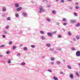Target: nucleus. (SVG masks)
Masks as SVG:
<instances>
[{"mask_svg":"<svg viewBox=\"0 0 80 80\" xmlns=\"http://www.w3.org/2000/svg\"><path fill=\"white\" fill-rule=\"evenodd\" d=\"M10 53V51H8L6 52V53L7 54H9Z\"/></svg>","mask_w":80,"mask_h":80,"instance_id":"obj_29","label":"nucleus"},{"mask_svg":"<svg viewBox=\"0 0 80 80\" xmlns=\"http://www.w3.org/2000/svg\"><path fill=\"white\" fill-rule=\"evenodd\" d=\"M12 43H13L12 41H10L9 42V45H12Z\"/></svg>","mask_w":80,"mask_h":80,"instance_id":"obj_28","label":"nucleus"},{"mask_svg":"<svg viewBox=\"0 0 80 80\" xmlns=\"http://www.w3.org/2000/svg\"><path fill=\"white\" fill-rule=\"evenodd\" d=\"M51 64H52V65H53V64H54V62H51Z\"/></svg>","mask_w":80,"mask_h":80,"instance_id":"obj_55","label":"nucleus"},{"mask_svg":"<svg viewBox=\"0 0 80 80\" xmlns=\"http://www.w3.org/2000/svg\"><path fill=\"white\" fill-rule=\"evenodd\" d=\"M70 77L71 79H73V78H74V76H73V74H71L70 75Z\"/></svg>","mask_w":80,"mask_h":80,"instance_id":"obj_8","label":"nucleus"},{"mask_svg":"<svg viewBox=\"0 0 80 80\" xmlns=\"http://www.w3.org/2000/svg\"><path fill=\"white\" fill-rule=\"evenodd\" d=\"M76 57H80V51H78L76 53Z\"/></svg>","mask_w":80,"mask_h":80,"instance_id":"obj_2","label":"nucleus"},{"mask_svg":"<svg viewBox=\"0 0 80 80\" xmlns=\"http://www.w3.org/2000/svg\"><path fill=\"white\" fill-rule=\"evenodd\" d=\"M72 0H68V2H71Z\"/></svg>","mask_w":80,"mask_h":80,"instance_id":"obj_62","label":"nucleus"},{"mask_svg":"<svg viewBox=\"0 0 80 80\" xmlns=\"http://www.w3.org/2000/svg\"><path fill=\"white\" fill-rule=\"evenodd\" d=\"M57 50H59V51H61V50H62L60 48L57 49Z\"/></svg>","mask_w":80,"mask_h":80,"instance_id":"obj_51","label":"nucleus"},{"mask_svg":"<svg viewBox=\"0 0 80 80\" xmlns=\"http://www.w3.org/2000/svg\"><path fill=\"white\" fill-rule=\"evenodd\" d=\"M27 48L26 47H24L23 48V50H25V51H27Z\"/></svg>","mask_w":80,"mask_h":80,"instance_id":"obj_22","label":"nucleus"},{"mask_svg":"<svg viewBox=\"0 0 80 80\" xmlns=\"http://www.w3.org/2000/svg\"><path fill=\"white\" fill-rule=\"evenodd\" d=\"M43 2H48V1L47 0H43Z\"/></svg>","mask_w":80,"mask_h":80,"instance_id":"obj_47","label":"nucleus"},{"mask_svg":"<svg viewBox=\"0 0 80 80\" xmlns=\"http://www.w3.org/2000/svg\"><path fill=\"white\" fill-rule=\"evenodd\" d=\"M19 33H20V34H22V31H20L19 32Z\"/></svg>","mask_w":80,"mask_h":80,"instance_id":"obj_52","label":"nucleus"},{"mask_svg":"<svg viewBox=\"0 0 80 80\" xmlns=\"http://www.w3.org/2000/svg\"><path fill=\"white\" fill-rule=\"evenodd\" d=\"M3 32H4V33H5V34H7V31H3Z\"/></svg>","mask_w":80,"mask_h":80,"instance_id":"obj_44","label":"nucleus"},{"mask_svg":"<svg viewBox=\"0 0 80 80\" xmlns=\"http://www.w3.org/2000/svg\"><path fill=\"white\" fill-rule=\"evenodd\" d=\"M3 38H5L6 37V36H5V35H3L2 36Z\"/></svg>","mask_w":80,"mask_h":80,"instance_id":"obj_49","label":"nucleus"},{"mask_svg":"<svg viewBox=\"0 0 80 80\" xmlns=\"http://www.w3.org/2000/svg\"><path fill=\"white\" fill-rule=\"evenodd\" d=\"M58 24H60V22H58L57 23V24L58 25Z\"/></svg>","mask_w":80,"mask_h":80,"instance_id":"obj_63","label":"nucleus"},{"mask_svg":"<svg viewBox=\"0 0 80 80\" xmlns=\"http://www.w3.org/2000/svg\"><path fill=\"white\" fill-rule=\"evenodd\" d=\"M40 33L41 34H44L45 33V32L43 31H40Z\"/></svg>","mask_w":80,"mask_h":80,"instance_id":"obj_14","label":"nucleus"},{"mask_svg":"<svg viewBox=\"0 0 80 80\" xmlns=\"http://www.w3.org/2000/svg\"><path fill=\"white\" fill-rule=\"evenodd\" d=\"M68 34L69 35V36H71L72 34V33H71V32L70 31H68Z\"/></svg>","mask_w":80,"mask_h":80,"instance_id":"obj_11","label":"nucleus"},{"mask_svg":"<svg viewBox=\"0 0 80 80\" xmlns=\"http://www.w3.org/2000/svg\"><path fill=\"white\" fill-rule=\"evenodd\" d=\"M61 3H64V0H61Z\"/></svg>","mask_w":80,"mask_h":80,"instance_id":"obj_42","label":"nucleus"},{"mask_svg":"<svg viewBox=\"0 0 80 80\" xmlns=\"http://www.w3.org/2000/svg\"><path fill=\"white\" fill-rule=\"evenodd\" d=\"M8 63H11V60H10V59H8Z\"/></svg>","mask_w":80,"mask_h":80,"instance_id":"obj_31","label":"nucleus"},{"mask_svg":"<svg viewBox=\"0 0 80 80\" xmlns=\"http://www.w3.org/2000/svg\"><path fill=\"white\" fill-rule=\"evenodd\" d=\"M63 25H64V26H65V25H67V22H64L63 23Z\"/></svg>","mask_w":80,"mask_h":80,"instance_id":"obj_34","label":"nucleus"},{"mask_svg":"<svg viewBox=\"0 0 80 80\" xmlns=\"http://www.w3.org/2000/svg\"><path fill=\"white\" fill-rule=\"evenodd\" d=\"M74 14L75 16H77V14L76 12H74Z\"/></svg>","mask_w":80,"mask_h":80,"instance_id":"obj_46","label":"nucleus"},{"mask_svg":"<svg viewBox=\"0 0 80 80\" xmlns=\"http://www.w3.org/2000/svg\"><path fill=\"white\" fill-rule=\"evenodd\" d=\"M21 55V54L20 53H18V54H17V57H19Z\"/></svg>","mask_w":80,"mask_h":80,"instance_id":"obj_30","label":"nucleus"},{"mask_svg":"<svg viewBox=\"0 0 80 80\" xmlns=\"http://www.w3.org/2000/svg\"><path fill=\"white\" fill-rule=\"evenodd\" d=\"M6 29H8V28H9V26H7L6 27Z\"/></svg>","mask_w":80,"mask_h":80,"instance_id":"obj_48","label":"nucleus"},{"mask_svg":"<svg viewBox=\"0 0 80 80\" xmlns=\"http://www.w3.org/2000/svg\"><path fill=\"white\" fill-rule=\"evenodd\" d=\"M53 79L54 80H58V78L56 77V76L53 77Z\"/></svg>","mask_w":80,"mask_h":80,"instance_id":"obj_9","label":"nucleus"},{"mask_svg":"<svg viewBox=\"0 0 80 80\" xmlns=\"http://www.w3.org/2000/svg\"><path fill=\"white\" fill-rule=\"evenodd\" d=\"M62 35H61L59 34L58 35V38H62Z\"/></svg>","mask_w":80,"mask_h":80,"instance_id":"obj_26","label":"nucleus"},{"mask_svg":"<svg viewBox=\"0 0 80 80\" xmlns=\"http://www.w3.org/2000/svg\"><path fill=\"white\" fill-rule=\"evenodd\" d=\"M31 2H32V3H34V2L33 1H31Z\"/></svg>","mask_w":80,"mask_h":80,"instance_id":"obj_59","label":"nucleus"},{"mask_svg":"<svg viewBox=\"0 0 80 80\" xmlns=\"http://www.w3.org/2000/svg\"><path fill=\"white\" fill-rule=\"evenodd\" d=\"M32 48H35V45H32L31 46Z\"/></svg>","mask_w":80,"mask_h":80,"instance_id":"obj_32","label":"nucleus"},{"mask_svg":"<svg viewBox=\"0 0 80 80\" xmlns=\"http://www.w3.org/2000/svg\"><path fill=\"white\" fill-rule=\"evenodd\" d=\"M56 63L58 65H60V63H61V62H60L59 61H57L56 62Z\"/></svg>","mask_w":80,"mask_h":80,"instance_id":"obj_16","label":"nucleus"},{"mask_svg":"<svg viewBox=\"0 0 80 80\" xmlns=\"http://www.w3.org/2000/svg\"><path fill=\"white\" fill-rule=\"evenodd\" d=\"M73 40L74 41H76V39L75 38H73Z\"/></svg>","mask_w":80,"mask_h":80,"instance_id":"obj_56","label":"nucleus"},{"mask_svg":"<svg viewBox=\"0 0 80 80\" xmlns=\"http://www.w3.org/2000/svg\"><path fill=\"white\" fill-rule=\"evenodd\" d=\"M76 75L78 77H80V75H79V74H78V73L77 72H76Z\"/></svg>","mask_w":80,"mask_h":80,"instance_id":"obj_25","label":"nucleus"},{"mask_svg":"<svg viewBox=\"0 0 80 80\" xmlns=\"http://www.w3.org/2000/svg\"><path fill=\"white\" fill-rule=\"evenodd\" d=\"M5 47L4 45H2L1 46H0V48H2V47Z\"/></svg>","mask_w":80,"mask_h":80,"instance_id":"obj_36","label":"nucleus"},{"mask_svg":"<svg viewBox=\"0 0 80 80\" xmlns=\"http://www.w3.org/2000/svg\"><path fill=\"white\" fill-rule=\"evenodd\" d=\"M78 65L79 67H80V63H79L78 64Z\"/></svg>","mask_w":80,"mask_h":80,"instance_id":"obj_60","label":"nucleus"},{"mask_svg":"<svg viewBox=\"0 0 80 80\" xmlns=\"http://www.w3.org/2000/svg\"><path fill=\"white\" fill-rule=\"evenodd\" d=\"M39 13H42V12H44V11H45V10L43 9V7L42 6H41L39 7Z\"/></svg>","mask_w":80,"mask_h":80,"instance_id":"obj_1","label":"nucleus"},{"mask_svg":"<svg viewBox=\"0 0 80 80\" xmlns=\"http://www.w3.org/2000/svg\"><path fill=\"white\" fill-rule=\"evenodd\" d=\"M22 15L24 17H27V13L26 12H23L22 13Z\"/></svg>","mask_w":80,"mask_h":80,"instance_id":"obj_7","label":"nucleus"},{"mask_svg":"<svg viewBox=\"0 0 80 80\" xmlns=\"http://www.w3.org/2000/svg\"><path fill=\"white\" fill-rule=\"evenodd\" d=\"M52 34H55V33H57V31H54V32H52Z\"/></svg>","mask_w":80,"mask_h":80,"instance_id":"obj_39","label":"nucleus"},{"mask_svg":"<svg viewBox=\"0 0 80 80\" xmlns=\"http://www.w3.org/2000/svg\"><path fill=\"white\" fill-rule=\"evenodd\" d=\"M17 48V47L13 46L12 47V50H15Z\"/></svg>","mask_w":80,"mask_h":80,"instance_id":"obj_17","label":"nucleus"},{"mask_svg":"<svg viewBox=\"0 0 80 80\" xmlns=\"http://www.w3.org/2000/svg\"><path fill=\"white\" fill-rule=\"evenodd\" d=\"M2 17H5V14H2Z\"/></svg>","mask_w":80,"mask_h":80,"instance_id":"obj_50","label":"nucleus"},{"mask_svg":"<svg viewBox=\"0 0 80 80\" xmlns=\"http://www.w3.org/2000/svg\"><path fill=\"white\" fill-rule=\"evenodd\" d=\"M22 9V7H19L17 8L16 9V10L17 12H19V11H20V10H21Z\"/></svg>","mask_w":80,"mask_h":80,"instance_id":"obj_3","label":"nucleus"},{"mask_svg":"<svg viewBox=\"0 0 80 80\" xmlns=\"http://www.w3.org/2000/svg\"><path fill=\"white\" fill-rule=\"evenodd\" d=\"M50 59L52 61H54V60H55V58L52 57Z\"/></svg>","mask_w":80,"mask_h":80,"instance_id":"obj_23","label":"nucleus"},{"mask_svg":"<svg viewBox=\"0 0 80 80\" xmlns=\"http://www.w3.org/2000/svg\"><path fill=\"white\" fill-rule=\"evenodd\" d=\"M48 72H52V70L51 69H48Z\"/></svg>","mask_w":80,"mask_h":80,"instance_id":"obj_45","label":"nucleus"},{"mask_svg":"<svg viewBox=\"0 0 80 80\" xmlns=\"http://www.w3.org/2000/svg\"><path fill=\"white\" fill-rule=\"evenodd\" d=\"M75 4L77 5H78V2H75Z\"/></svg>","mask_w":80,"mask_h":80,"instance_id":"obj_53","label":"nucleus"},{"mask_svg":"<svg viewBox=\"0 0 80 80\" xmlns=\"http://www.w3.org/2000/svg\"><path fill=\"white\" fill-rule=\"evenodd\" d=\"M62 30H63V31H64V32H65V29L63 28Z\"/></svg>","mask_w":80,"mask_h":80,"instance_id":"obj_64","label":"nucleus"},{"mask_svg":"<svg viewBox=\"0 0 80 80\" xmlns=\"http://www.w3.org/2000/svg\"><path fill=\"white\" fill-rule=\"evenodd\" d=\"M80 23H78V24H77L76 25V27H80Z\"/></svg>","mask_w":80,"mask_h":80,"instance_id":"obj_20","label":"nucleus"},{"mask_svg":"<svg viewBox=\"0 0 80 80\" xmlns=\"http://www.w3.org/2000/svg\"><path fill=\"white\" fill-rule=\"evenodd\" d=\"M60 74H61V75H63V72L61 71L60 72Z\"/></svg>","mask_w":80,"mask_h":80,"instance_id":"obj_41","label":"nucleus"},{"mask_svg":"<svg viewBox=\"0 0 80 80\" xmlns=\"http://www.w3.org/2000/svg\"><path fill=\"white\" fill-rule=\"evenodd\" d=\"M71 49L72 50H73V51H75V48H72Z\"/></svg>","mask_w":80,"mask_h":80,"instance_id":"obj_38","label":"nucleus"},{"mask_svg":"<svg viewBox=\"0 0 80 80\" xmlns=\"http://www.w3.org/2000/svg\"><path fill=\"white\" fill-rule=\"evenodd\" d=\"M41 38L42 40H45L46 39V37L42 36Z\"/></svg>","mask_w":80,"mask_h":80,"instance_id":"obj_12","label":"nucleus"},{"mask_svg":"<svg viewBox=\"0 0 80 80\" xmlns=\"http://www.w3.org/2000/svg\"><path fill=\"white\" fill-rule=\"evenodd\" d=\"M62 21L63 22H66L67 21V20L66 19V18H63V19H62Z\"/></svg>","mask_w":80,"mask_h":80,"instance_id":"obj_27","label":"nucleus"},{"mask_svg":"<svg viewBox=\"0 0 80 80\" xmlns=\"http://www.w3.org/2000/svg\"><path fill=\"white\" fill-rule=\"evenodd\" d=\"M52 13H53V14H56V11H55V10H53L52 11Z\"/></svg>","mask_w":80,"mask_h":80,"instance_id":"obj_18","label":"nucleus"},{"mask_svg":"<svg viewBox=\"0 0 80 80\" xmlns=\"http://www.w3.org/2000/svg\"><path fill=\"white\" fill-rule=\"evenodd\" d=\"M50 6V4H48L47 5L48 7H49Z\"/></svg>","mask_w":80,"mask_h":80,"instance_id":"obj_54","label":"nucleus"},{"mask_svg":"<svg viewBox=\"0 0 80 80\" xmlns=\"http://www.w3.org/2000/svg\"><path fill=\"white\" fill-rule=\"evenodd\" d=\"M15 17H19V15H18V13H16L15 14Z\"/></svg>","mask_w":80,"mask_h":80,"instance_id":"obj_24","label":"nucleus"},{"mask_svg":"<svg viewBox=\"0 0 80 80\" xmlns=\"http://www.w3.org/2000/svg\"><path fill=\"white\" fill-rule=\"evenodd\" d=\"M47 35L48 36H49L51 37H52L53 36V34H52V33H51V32H48Z\"/></svg>","mask_w":80,"mask_h":80,"instance_id":"obj_4","label":"nucleus"},{"mask_svg":"<svg viewBox=\"0 0 80 80\" xmlns=\"http://www.w3.org/2000/svg\"><path fill=\"white\" fill-rule=\"evenodd\" d=\"M76 39H77V40H78V39H79V36H77L76 37Z\"/></svg>","mask_w":80,"mask_h":80,"instance_id":"obj_40","label":"nucleus"},{"mask_svg":"<svg viewBox=\"0 0 80 80\" xmlns=\"http://www.w3.org/2000/svg\"><path fill=\"white\" fill-rule=\"evenodd\" d=\"M7 20L8 21H9L10 20H11V18H10V17H8L7 18Z\"/></svg>","mask_w":80,"mask_h":80,"instance_id":"obj_15","label":"nucleus"},{"mask_svg":"<svg viewBox=\"0 0 80 80\" xmlns=\"http://www.w3.org/2000/svg\"><path fill=\"white\" fill-rule=\"evenodd\" d=\"M3 57V55H0V57Z\"/></svg>","mask_w":80,"mask_h":80,"instance_id":"obj_57","label":"nucleus"},{"mask_svg":"<svg viewBox=\"0 0 80 80\" xmlns=\"http://www.w3.org/2000/svg\"><path fill=\"white\" fill-rule=\"evenodd\" d=\"M6 8H2V11L3 12H5V11H6Z\"/></svg>","mask_w":80,"mask_h":80,"instance_id":"obj_21","label":"nucleus"},{"mask_svg":"<svg viewBox=\"0 0 80 80\" xmlns=\"http://www.w3.org/2000/svg\"><path fill=\"white\" fill-rule=\"evenodd\" d=\"M25 65V63L24 62H22L21 63V65Z\"/></svg>","mask_w":80,"mask_h":80,"instance_id":"obj_35","label":"nucleus"},{"mask_svg":"<svg viewBox=\"0 0 80 80\" xmlns=\"http://www.w3.org/2000/svg\"><path fill=\"white\" fill-rule=\"evenodd\" d=\"M22 46H23V44H21V45H20V47H22Z\"/></svg>","mask_w":80,"mask_h":80,"instance_id":"obj_61","label":"nucleus"},{"mask_svg":"<svg viewBox=\"0 0 80 80\" xmlns=\"http://www.w3.org/2000/svg\"><path fill=\"white\" fill-rule=\"evenodd\" d=\"M67 67L69 69H72V67L69 65H68L67 66Z\"/></svg>","mask_w":80,"mask_h":80,"instance_id":"obj_19","label":"nucleus"},{"mask_svg":"<svg viewBox=\"0 0 80 80\" xmlns=\"http://www.w3.org/2000/svg\"><path fill=\"white\" fill-rule=\"evenodd\" d=\"M46 46L48 47H50L51 46V44L50 43H47L46 45Z\"/></svg>","mask_w":80,"mask_h":80,"instance_id":"obj_10","label":"nucleus"},{"mask_svg":"<svg viewBox=\"0 0 80 80\" xmlns=\"http://www.w3.org/2000/svg\"><path fill=\"white\" fill-rule=\"evenodd\" d=\"M46 21H47V22H50L51 21V20H50L49 18H46Z\"/></svg>","mask_w":80,"mask_h":80,"instance_id":"obj_13","label":"nucleus"},{"mask_svg":"<svg viewBox=\"0 0 80 80\" xmlns=\"http://www.w3.org/2000/svg\"><path fill=\"white\" fill-rule=\"evenodd\" d=\"M75 8L76 9H78L79 8V7L78 6H76Z\"/></svg>","mask_w":80,"mask_h":80,"instance_id":"obj_43","label":"nucleus"},{"mask_svg":"<svg viewBox=\"0 0 80 80\" xmlns=\"http://www.w3.org/2000/svg\"><path fill=\"white\" fill-rule=\"evenodd\" d=\"M69 8L70 10H73V8L72 7H70Z\"/></svg>","mask_w":80,"mask_h":80,"instance_id":"obj_37","label":"nucleus"},{"mask_svg":"<svg viewBox=\"0 0 80 80\" xmlns=\"http://www.w3.org/2000/svg\"><path fill=\"white\" fill-rule=\"evenodd\" d=\"M49 51H52L53 52V49L51 48L49 49Z\"/></svg>","mask_w":80,"mask_h":80,"instance_id":"obj_33","label":"nucleus"},{"mask_svg":"<svg viewBox=\"0 0 80 80\" xmlns=\"http://www.w3.org/2000/svg\"><path fill=\"white\" fill-rule=\"evenodd\" d=\"M53 52H54V53H57V52H56V51H53Z\"/></svg>","mask_w":80,"mask_h":80,"instance_id":"obj_58","label":"nucleus"},{"mask_svg":"<svg viewBox=\"0 0 80 80\" xmlns=\"http://www.w3.org/2000/svg\"><path fill=\"white\" fill-rule=\"evenodd\" d=\"M70 22L71 23H72V24H73L74 23H76L77 22V21H76V20H71L70 21Z\"/></svg>","mask_w":80,"mask_h":80,"instance_id":"obj_6","label":"nucleus"},{"mask_svg":"<svg viewBox=\"0 0 80 80\" xmlns=\"http://www.w3.org/2000/svg\"><path fill=\"white\" fill-rule=\"evenodd\" d=\"M15 7H16V8H18V7H20V5L18 3H16L15 4Z\"/></svg>","mask_w":80,"mask_h":80,"instance_id":"obj_5","label":"nucleus"}]
</instances>
